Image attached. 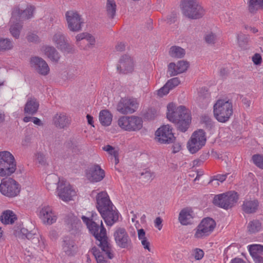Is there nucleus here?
I'll list each match as a JSON object with an SVG mask.
<instances>
[{
    "label": "nucleus",
    "instance_id": "1",
    "mask_svg": "<svg viewBox=\"0 0 263 263\" xmlns=\"http://www.w3.org/2000/svg\"><path fill=\"white\" fill-rule=\"evenodd\" d=\"M82 219L86 223L91 233L98 241V245L101 248L102 253L105 254L108 258H113L114 254L112 246L108 242L106 229L103 226L102 221L99 220L98 215L92 213L90 218L82 216Z\"/></svg>",
    "mask_w": 263,
    "mask_h": 263
},
{
    "label": "nucleus",
    "instance_id": "2",
    "mask_svg": "<svg viewBox=\"0 0 263 263\" xmlns=\"http://www.w3.org/2000/svg\"><path fill=\"white\" fill-rule=\"evenodd\" d=\"M167 118L175 124L178 130L185 132L191 122L190 111L184 106L176 107L173 103L167 105Z\"/></svg>",
    "mask_w": 263,
    "mask_h": 263
},
{
    "label": "nucleus",
    "instance_id": "3",
    "mask_svg": "<svg viewBox=\"0 0 263 263\" xmlns=\"http://www.w3.org/2000/svg\"><path fill=\"white\" fill-rule=\"evenodd\" d=\"M183 14L191 19H198L204 14V10L197 0H184L182 2Z\"/></svg>",
    "mask_w": 263,
    "mask_h": 263
},
{
    "label": "nucleus",
    "instance_id": "4",
    "mask_svg": "<svg viewBox=\"0 0 263 263\" xmlns=\"http://www.w3.org/2000/svg\"><path fill=\"white\" fill-rule=\"evenodd\" d=\"M16 168V162L12 154L8 151L0 152V176H10Z\"/></svg>",
    "mask_w": 263,
    "mask_h": 263
},
{
    "label": "nucleus",
    "instance_id": "5",
    "mask_svg": "<svg viewBox=\"0 0 263 263\" xmlns=\"http://www.w3.org/2000/svg\"><path fill=\"white\" fill-rule=\"evenodd\" d=\"M233 113L232 104L229 101L219 100L214 106V114L220 122H227Z\"/></svg>",
    "mask_w": 263,
    "mask_h": 263
},
{
    "label": "nucleus",
    "instance_id": "6",
    "mask_svg": "<svg viewBox=\"0 0 263 263\" xmlns=\"http://www.w3.org/2000/svg\"><path fill=\"white\" fill-rule=\"evenodd\" d=\"M118 124L124 130L134 132L139 130L142 127L143 121L137 116H122L119 118Z\"/></svg>",
    "mask_w": 263,
    "mask_h": 263
},
{
    "label": "nucleus",
    "instance_id": "7",
    "mask_svg": "<svg viewBox=\"0 0 263 263\" xmlns=\"http://www.w3.org/2000/svg\"><path fill=\"white\" fill-rule=\"evenodd\" d=\"M238 198L236 192H227L216 195L213 199V203L219 208L227 210L234 206Z\"/></svg>",
    "mask_w": 263,
    "mask_h": 263
},
{
    "label": "nucleus",
    "instance_id": "8",
    "mask_svg": "<svg viewBox=\"0 0 263 263\" xmlns=\"http://www.w3.org/2000/svg\"><path fill=\"white\" fill-rule=\"evenodd\" d=\"M206 138L205 132L202 129H199L194 132L189 140L187 147L192 154L196 153L205 144Z\"/></svg>",
    "mask_w": 263,
    "mask_h": 263
},
{
    "label": "nucleus",
    "instance_id": "9",
    "mask_svg": "<svg viewBox=\"0 0 263 263\" xmlns=\"http://www.w3.org/2000/svg\"><path fill=\"white\" fill-rule=\"evenodd\" d=\"M114 237L117 246L120 248L129 249L132 248V239L125 228H117L114 233Z\"/></svg>",
    "mask_w": 263,
    "mask_h": 263
},
{
    "label": "nucleus",
    "instance_id": "10",
    "mask_svg": "<svg viewBox=\"0 0 263 263\" xmlns=\"http://www.w3.org/2000/svg\"><path fill=\"white\" fill-rule=\"evenodd\" d=\"M0 191L5 196L12 197L20 193V187L18 183L12 178H6L2 181Z\"/></svg>",
    "mask_w": 263,
    "mask_h": 263
},
{
    "label": "nucleus",
    "instance_id": "11",
    "mask_svg": "<svg viewBox=\"0 0 263 263\" xmlns=\"http://www.w3.org/2000/svg\"><path fill=\"white\" fill-rule=\"evenodd\" d=\"M65 16L67 27L70 31L78 32L82 30L84 21L77 11H68L66 12Z\"/></svg>",
    "mask_w": 263,
    "mask_h": 263
},
{
    "label": "nucleus",
    "instance_id": "12",
    "mask_svg": "<svg viewBox=\"0 0 263 263\" xmlns=\"http://www.w3.org/2000/svg\"><path fill=\"white\" fill-rule=\"evenodd\" d=\"M173 128L169 125L159 127L155 133V139L160 143L170 144L174 142L176 138L172 132Z\"/></svg>",
    "mask_w": 263,
    "mask_h": 263
},
{
    "label": "nucleus",
    "instance_id": "13",
    "mask_svg": "<svg viewBox=\"0 0 263 263\" xmlns=\"http://www.w3.org/2000/svg\"><path fill=\"white\" fill-rule=\"evenodd\" d=\"M52 40L56 47L62 51L67 53L74 52V46L68 43L66 36L62 32L60 31L55 32L52 36Z\"/></svg>",
    "mask_w": 263,
    "mask_h": 263
},
{
    "label": "nucleus",
    "instance_id": "14",
    "mask_svg": "<svg viewBox=\"0 0 263 263\" xmlns=\"http://www.w3.org/2000/svg\"><path fill=\"white\" fill-rule=\"evenodd\" d=\"M216 226L215 221L211 218H204L198 225L195 237L197 238L209 235Z\"/></svg>",
    "mask_w": 263,
    "mask_h": 263
},
{
    "label": "nucleus",
    "instance_id": "15",
    "mask_svg": "<svg viewBox=\"0 0 263 263\" xmlns=\"http://www.w3.org/2000/svg\"><path fill=\"white\" fill-rule=\"evenodd\" d=\"M138 103L134 98H121L117 106V110L122 114H133L137 109Z\"/></svg>",
    "mask_w": 263,
    "mask_h": 263
},
{
    "label": "nucleus",
    "instance_id": "16",
    "mask_svg": "<svg viewBox=\"0 0 263 263\" xmlns=\"http://www.w3.org/2000/svg\"><path fill=\"white\" fill-rule=\"evenodd\" d=\"M30 65L31 68L37 73L46 76L50 71L49 67L47 62L42 58L37 56L32 57L30 59Z\"/></svg>",
    "mask_w": 263,
    "mask_h": 263
},
{
    "label": "nucleus",
    "instance_id": "17",
    "mask_svg": "<svg viewBox=\"0 0 263 263\" xmlns=\"http://www.w3.org/2000/svg\"><path fill=\"white\" fill-rule=\"evenodd\" d=\"M57 190L59 197L64 201L72 200V197L76 195L75 190L72 189L69 184H67L64 181L59 180Z\"/></svg>",
    "mask_w": 263,
    "mask_h": 263
},
{
    "label": "nucleus",
    "instance_id": "18",
    "mask_svg": "<svg viewBox=\"0 0 263 263\" xmlns=\"http://www.w3.org/2000/svg\"><path fill=\"white\" fill-rule=\"evenodd\" d=\"M97 208L100 214L106 213L107 210L111 209L113 204L109 199V196L106 192H101L98 193L96 197Z\"/></svg>",
    "mask_w": 263,
    "mask_h": 263
},
{
    "label": "nucleus",
    "instance_id": "19",
    "mask_svg": "<svg viewBox=\"0 0 263 263\" xmlns=\"http://www.w3.org/2000/svg\"><path fill=\"white\" fill-rule=\"evenodd\" d=\"M105 177V172L97 164L90 166L86 172V177L91 182L101 181Z\"/></svg>",
    "mask_w": 263,
    "mask_h": 263
},
{
    "label": "nucleus",
    "instance_id": "20",
    "mask_svg": "<svg viewBox=\"0 0 263 263\" xmlns=\"http://www.w3.org/2000/svg\"><path fill=\"white\" fill-rule=\"evenodd\" d=\"M34 8L29 6L22 11L18 6L14 7L12 11V21H19L22 22L24 20L30 18L33 16Z\"/></svg>",
    "mask_w": 263,
    "mask_h": 263
},
{
    "label": "nucleus",
    "instance_id": "21",
    "mask_svg": "<svg viewBox=\"0 0 263 263\" xmlns=\"http://www.w3.org/2000/svg\"><path fill=\"white\" fill-rule=\"evenodd\" d=\"M40 218L44 224L51 225L56 222L57 217L52 209L49 205H44L42 207L39 214Z\"/></svg>",
    "mask_w": 263,
    "mask_h": 263
},
{
    "label": "nucleus",
    "instance_id": "22",
    "mask_svg": "<svg viewBox=\"0 0 263 263\" xmlns=\"http://www.w3.org/2000/svg\"><path fill=\"white\" fill-rule=\"evenodd\" d=\"M189 66V63L183 60L178 61L176 64L171 63L168 66V72L170 77L176 76L185 72Z\"/></svg>",
    "mask_w": 263,
    "mask_h": 263
},
{
    "label": "nucleus",
    "instance_id": "23",
    "mask_svg": "<svg viewBox=\"0 0 263 263\" xmlns=\"http://www.w3.org/2000/svg\"><path fill=\"white\" fill-rule=\"evenodd\" d=\"M117 69L121 73H127L134 70L133 60L128 55H124L121 58Z\"/></svg>",
    "mask_w": 263,
    "mask_h": 263
},
{
    "label": "nucleus",
    "instance_id": "24",
    "mask_svg": "<svg viewBox=\"0 0 263 263\" xmlns=\"http://www.w3.org/2000/svg\"><path fill=\"white\" fill-rule=\"evenodd\" d=\"M52 121L54 125L58 129L67 128L71 123L70 118L64 112L56 114L53 117Z\"/></svg>",
    "mask_w": 263,
    "mask_h": 263
},
{
    "label": "nucleus",
    "instance_id": "25",
    "mask_svg": "<svg viewBox=\"0 0 263 263\" xmlns=\"http://www.w3.org/2000/svg\"><path fill=\"white\" fill-rule=\"evenodd\" d=\"M250 254L255 263L263 262V246L259 244L252 245L249 246Z\"/></svg>",
    "mask_w": 263,
    "mask_h": 263
},
{
    "label": "nucleus",
    "instance_id": "26",
    "mask_svg": "<svg viewBox=\"0 0 263 263\" xmlns=\"http://www.w3.org/2000/svg\"><path fill=\"white\" fill-rule=\"evenodd\" d=\"M104 214L105 215H101L107 226H111L118 220V213L114 206H112L111 209L109 208L108 210H107L106 213H104Z\"/></svg>",
    "mask_w": 263,
    "mask_h": 263
},
{
    "label": "nucleus",
    "instance_id": "27",
    "mask_svg": "<svg viewBox=\"0 0 263 263\" xmlns=\"http://www.w3.org/2000/svg\"><path fill=\"white\" fill-rule=\"evenodd\" d=\"M39 107V103L35 98H29L24 107V112L29 115L35 114Z\"/></svg>",
    "mask_w": 263,
    "mask_h": 263
},
{
    "label": "nucleus",
    "instance_id": "28",
    "mask_svg": "<svg viewBox=\"0 0 263 263\" xmlns=\"http://www.w3.org/2000/svg\"><path fill=\"white\" fill-rule=\"evenodd\" d=\"M210 100V93L207 89L202 87L198 92V96L196 98V102L202 107L207 106Z\"/></svg>",
    "mask_w": 263,
    "mask_h": 263
},
{
    "label": "nucleus",
    "instance_id": "29",
    "mask_svg": "<svg viewBox=\"0 0 263 263\" xmlns=\"http://www.w3.org/2000/svg\"><path fill=\"white\" fill-rule=\"evenodd\" d=\"M193 212L186 208L182 209L179 215L178 220L182 225L186 226L192 223L193 218Z\"/></svg>",
    "mask_w": 263,
    "mask_h": 263
},
{
    "label": "nucleus",
    "instance_id": "30",
    "mask_svg": "<svg viewBox=\"0 0 263 263\" xmlns=\"http://www.w3.org/2000/svg\"><path fill=\"white\" fill-rule=\"evenodd\" d=\"M0 219L4 224H12L17 219V217L13 211L7 210L3 212Z\"/></svg>",
    "mask_w": 263,
    "mask_h": 263
},
{
    "label": "nucleus",
    "instance_id": "31",
    "mask_svg": "<svg viewBox=\"0 0 263 263\" xmlns=\"http://www.w3.org/2000/svg\"><path fill=\"white\" fill-rule=\"evenodd\" d=\"M112 120V115L109 111L102 110L99 114V120L103 126H108L110 125Z\"/></svg>",
    "mask_w": 263,
    "mask_h": 263
},
{
    "label": "nucleus",
    "instance_id": "32",
    "mask_svg": "<svg viewBox=\"0 0 263 263\" xmlns=\"http://www.w3.org/2000/svg\"><path fill=\"white\" fill-rule=\"evenodd\" d=\"M10 32L11 35L15 39H18L20 36V32L23 25L19 21H12V17L10 21Z\"/></svg>",
    "mask_w": 263,
    "mask_h": 263
},
{
    "label": "nucleus",
    "instance_id": "33",
    "mask_svg": "<svg viewBox=\"0 0 263 263\" xmlns=\"http://www.w3.org/2000/svg\"><path fill=\"white\" fill-rule=\"evenodd\" d=\"M45 55L52 62H58L60 55L58 51L53 47H46L44 49Z\"/></svg>",
    "mask_w": 263,
    "mask_h": 263
},
{
    "label": "nucleus",
    "instance_id": "34",
    "mask_svg": "<svg viewBox=\"0 0 263 263\" xmlns=\"http://www.w3.org/2000/svg\"><path fill=\"white\" fill-rule=\"evenodd\" d=\"M258 205L257 200H246L242 204V210L247 213H254Z\"/></svg>",
    "mask_w": 263,
    "mask_h": 263
},
{
    "label": "nucleus",
    "instance_id": "35",
    "mask_svg": "<svg viewBox=\"0 0 263 263\" xmlns=\"http://www.w3.org/2000/svg\"><path fill=\"white\" fill-rule=\"evenodd\" d=\"M105 9L107 17L111 19L114 18L117 9V5L115 0H107Z\"/></svg>",
    "mask_w": 263,
    "mask_h": 263
},
{
    "label": "nucleus",
    "instance_id": "36",
    "mask_svg": "<svg viewBox=\"0 0 263 263\" xmlns=\"http://www.w3.org/2000/svg\"><path fill=\"white\" fill-rule=\"evenodd\" d=\"M169 54L174 58H182L185 54V50L177 46H173L170 48Z\"/></svg>",
    "mask_w": 263,
    "mask_h": 263
},
{
    "label": "nucleus",
    "instance_id": "37",
    "mask_svg": "<svg viewBox=\"0 0 263 263\" xmlns=\"http://www.w3.org/2000/svg\"><path fill=\"white\" fill-rule=\"evenodd\" d=\"M63 242V249L64 251L68 255H71L74 251V241L68 238H65Z\"/></svg>",
    "mask_w": 263,
    "mask_h": 263
},
{
    "label": "nucleus",
    "instance_id": "38",
    "mask_svg": "<svg viewBox=\"0 0 263 263\" xmlns=\"http://www.w3.org/2000/svg\"><path fill=\"white\" fill-rule=\"evenodd\" d=\"M248 9L251 13H254L259 9H263V0H250Z\"/></svg>",
    "mask_w": 263,
    "mask_h": 263
},
{
    "label": "nucleus",
    "instance_id": "39",
    "mask_svg": "<svg viewBox=\"0 0 263 263\" xmlns=\"http://www.w3.org/2000/svg\"><path fill=\"white\" fill-rule=\"evenodd\" d=\"M262 228L261 222L258 220L250 221L248 226V231L251 233H256Z\"/></svg>",
    "mask_w": 263,
    "mask_h": 263
},
{
    "label": "nucleus",
    "instance_id": "40",
    "mask_svg": "<svg viewBox=\"0 0 263 263\" xmlns=\"http://www.w3.org/2000/svg\"><path fill=\"white\" fill-rule=\"evenodd\" d=\"M13 46V43L10 39L0 38V51L10 50Z\"/></svg>",
    "mask_w": 263,
    "mask_h": 263
},
{
    "label": "nucleus",
    "instance_id": "41",
    "mask_svg": "<svg viewBox=\"0 0 263 263\" xmlns=\"http://www.w3.org/2000/svg\"><path fill=\"white\" fill-rule=\"evenodd\" d=\"M239 46L242 49L246 48V45L249 42V36L247 35L240 33L237 36Z\"/></svg>",
    "mask_w": 263,
    "mask_h": 263
},
{
    "label": "nucleus",
    "instance_id": "42",
    "mask_svg": "<svg viewBox=\"0 0 263 263\" xmlns=\"http://www.w3.org/2000/svg\"><path fill=\"white\" fill-rule=\"evenodd\" d=\"M252 160L258 167L263 170V155L255 154L253 155Z\"/></svg>",
    "mask_w": 263,
    "mask_h": 263
},
{
    "label": "nucleus",
    "instance_id": "43",
    "mask_svg": "<svg viewBox=\"0 0 263 263\" xmlns=\"http://www.w3.org/2000/svg\"><path fill=\"white\" fill-rule=\"evenodd\" d=\"M35 160L42 165L47 164V159L45 155L42 152H37L35 154Z\"/></svg>",
    "mask_w": 263,
    "mask_h": 263
},
{
    "label": "nucleus",
    "instance_id": "44",
    "mask_svg": "<svg viewBox=\"0 0 263 263\" xmlns=\"http://www.w3.org/2000/svg\"><path fill=\"white\" fill-rule=\"evenodd\" d=\"M158 111L154 108H150L145 114V118L147 120H153L158 116Z\"/></svg>",
    "mask_w": 263,
    "mask_h": 263
},
{
    "label": "nucleus",
    "instance_id": "45",
    "mask_svg": "<svg viewBox=\"0 0 263 263\" xmlns=\"http://www.w3.org/2000/svg\"><path fill=\"white\" fill-rule=\"evenodd\" d=\"M204 38L205 42L208 44H214L217 40L216 35L212 32L206 33Z\"/></svg>",
    "mask_w": 263,
    "mask_h": 263
},
{
    "label": "nucleus",
    "instance_id": "46",
    "mask_svg": "<svg viewBox=\"0 0 263 263\" xmlns=\"http://www.w3.org/2000/svg\"><path fill=\"white\" fill-rule=\"evenodd\" d=\"M180 83V81L178 78H174L168 80L166 84L168 86L170 89L171 90L175 87L178 86Z\"/></svg>",
    "mask_w": 263,
    "mask_h": 263
},
{
    "label": "nucleus",
    "instance_id": "47",
    "mask_svg": "<svg viewBox=\"0 0 263 263\" xmlns=\"http://www.w3.org/2000/svg\"><path fill=\"white\" fill-rule=\"evenodd\" d=\"M103 149L108 152L110 155H112L116 159L118 156V153L117 151L115 150L114 147L110 145H107L103 147Z\"/></svg>",
    "mask_w": 263,
    "mask_h": 263
},
{
    "label": "nucleus",
    "instance_id": "48",
    "mask_svg": "<svg viewBox=\"0 0 263 263\" xmlns=\"http://www.w3.org/2000/svg\"><path fill=\"white\" fill-rule=\"evenodd\" d=\"M21 232L23 235H25L26 237L30 240L32 239V238L34 237V236H36L37 234L35 233H32L29 232L27 229L23 228L21 229Z\"/></svg>",
    "mask_w": 263,
    "mask_h": 263
},
{
    "label": "nucleus",
    "instance_id": "49",
    "mask_svg": "<svg viewBox=\"0 0 263 263\" xmlns=\"http://www.w3.org/2000/svg\"><path fill=\"white\" fill-rule=\"evenodd\" d=\"M170 89L168 86L165 84L162 87H161L160 89H159L157 91V95L160 97H162L164 95H167Z\"/></svg>",
    "mask_w": 263,
    "mask_h": 263
},
{
    "label": "nucleus",
    "instance_id": "50",
    "mask_svg": "<svg viewBox=\"0 0 263 263\" xmlns=\"http://www.w3.org/2000/svg\"><path fill=\"white\" fill-rule=\"evenodd\" d=\"M201 121L205 123L208 128H211L213 126L212 119L208 116H203L202 117Z\"/></svg>",
    "mask_w": 263,
    "mask_h": 263
},
{
    "label": "nucleus",
    "instance_id": "51",
    "mask_svg": "<svg viewBox=\"0 0 263 263\" xmlns=\"http://www.w3.org/2000/svg\"><path fill=\"white\" fill-rule=\"evenodd\" d=\"M253 63L256 65H259L261 63L262 58L260 54L255 53L252 58Z\"/></svg>",
    "mask_w": 263,
    "mask_h": 263
},
{
    "label": "nucleus",
    "instance_id": "52",
    "mask_svg": "<svg viewBox=\"0 0 263 263\" xmlns=\"http://www.w3.org/2000/svg\"><path fill=\"white\" fill-rule=\"evenodd\" d=\"M27 40L30 42H37L39 41L38 36L34 33H30L27 35Z\"/></svg>",
    "mask_w": 263,
    "mask_h": 263
},
{
    "label": "nucleus",
    "instance_id": "53",
    "mask_svg": "<svg viewBox=\"0 0 263 263\" xmlns=\"http://www.w3.org/2000/svg\"><path fill=\"white\" fill-rule=\"evenodd\" d=\"M141 176H142L146 180L152 179L154 177L153 173L148 171H145L144 172L141 173Z\"/></svg>",
    "mask_w": 263,
    "mask_h": 263
},
{
    "label": "nucleus",
    "instance_id": "54",
    "mask_svg": "<svg viewBox=\"0 0 263 263\" xmlns=\"http://www.w3.org/2000/svg\"><path fill=\"white\" fill-rule=\"evenodd\" d=\"M90 252L94 255L97 260L99 259V257L103 256V255L102 254V253L96 247L92 248Z\"/></svg>",
    "mask_w": 263,
    "mask_h": 263
},
{
    "label": "nucleus",
    "instance_id": "55",
    "mask_svg": "<svg viewBox=\"0 0 263 263\" xmlns=\"http://www.w3.org/2000/svg\"><path fill=\"white\" fill-rule=\"evenodd\" d=\"M204 255L203 251L199 249H196L195 251L194 257L196 259H201Z\"/></svg>",
    "mask_w": 263,
    "mask_h": 263
},
{
    "label": "nucleus",
    "instance_id": "56",
    "mask_svg": "<svg viewBox=\"0 0 263 263\" xmlns=\"http://www.w3.org/2000/svg\"><path fill=\"white\" fill-rule=\"evenodd\" d=\"M87 35H88V33L86 32H83L80 34H78L76 36V42L78 43L79 41L84 40L86 39Z\"/></svg>",
    "mask_w": 263,
    "mask_h": 263
},
{
    "label": "nucleus",
    "instance_id": "57",
    "mask_svg": "<svg viewBox=\"0 0 263 263\" xmlns=\"http://www.w3.org/2000/svg\"><path fill=\"white\" fill-rule=\"evenodd\" d=\"M34 237L32 238V239L30 240L32 242V243L33 245V247L35 248L37 246L39 242H40V239L41 238V236H40L39 234H37L36 236H34Z\"/></svg>",
    "mask_w": 263,
    "mask_h": 263
},
{
    "label": "nucleus",
    "instance_id": "58",
    "mask_svg": "<svg viewBox=\"0 0 263 263\" xmlns=\"http://www.w3.org/2000/svg\"><path fill=\"white\" fill-rule=\"evenodd\" d=\"M162 220L160 217H157L155 220V226L159 230H160L162 227Z\"/></svg>",
    "mask_w": 263,
    "mask_h": 263
},
{
    "label": "nucleus",
    "instance_id": "59",
    "mask_svg": "<svg viewBox=\"0 0 263 263\" xmlns=\"http://www.w3.org/2000/svg\"><path fill=\"white\" fill-rule=\"evenodd\" d=\"M141 240V243H142V246H143L144 248L145 249L148 250V251L150 252L151 251V249H150V246H149L150 243L147 240V238L143 239Z\"/></svg>",
    "mask_w": 263,
    "mask_h": 263
},
{
    "label": "nucleus",
    "instance_id": "60",
    "mask_svg": "<svg viewBox=\"0 0 263 263\" xmlns=\"http://www.w3.org/2000/svg\"><path fill=\"white\" fill-rule=\"evenodd\" d=\"M227 175L228 174L218 175L216 176H215L216 178L215 179V180L219 181L222 182L226 180ZM214 180V179L211 180V182L213 181Z\"/></svg>",
    "mask_w": 263,
    "mask_h": 263
},
{
    "label": "nucleus",
    "instance_id": "61",
    "mask_svg": "<svg viewBox=\"0 0 263 263\" xmlns=\"http://www.w3.org/2000/svg\"><path fill=\"white\" fill-rule=\"evenodd\" d=\"M138 238L140 240L146 238L145 237V232L142 229L138 230Z\"/></svg>",
    "mask_w": 263,
    "mask_h": 263
},
{
    "label": "nucleus",
    "instance_id": "62",
    "mask_svg": "<svg viewBox=\"0 0 263 263\" xmlns=\"http://www.w3.org/2000/svg\"><path fill=\"white\" fill-rule=\"evenodd\" d=\"M181 146L179 143H175L172 146L174 153L178 152L181 149Z\"/></svg>",
    "mask_w": 263,
    "mask_h": 263
},
{
    "label": "nucleus",
    "instance_id": "63",
    "mask_svg": "<svg viewBox=\"0 0 263 263\" xmlns=\"http://www.w3.org/2000/svg\"><path fill=\"white\" fill-rule=\"evenodd\" d=\"M90 45H94L95 43V39L94 37L89 33H88L86 39Z\"/></svg>",
    "mask_w": 263,
    "mask_h": 263
},
{
    "label": "nucleus",
    "instance_id": "64",
    "mask_svg": "<svg viewBox=\"0 0 263 263\" xmlns=\"http://www.w3.org/2000/svg\"><path fill=\"white\" fill-rule=\"evenodd\" d=\"M176 16L175 14H173L172 15L168 16L166 19L167 23L168 24H172L174 23L176 21Z\"/></svg>",
    "mask_w": 263,
    "mask_h": 263
}]
</instances>
